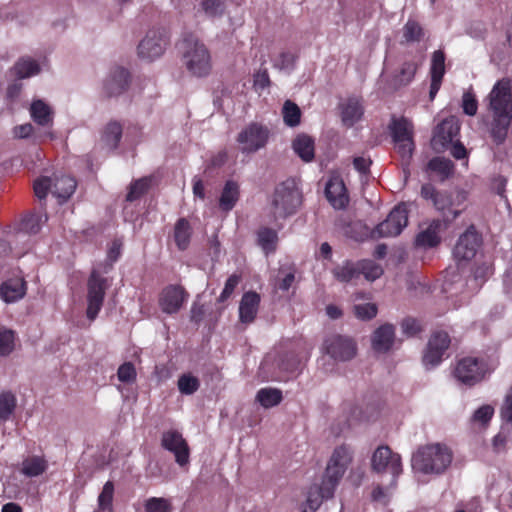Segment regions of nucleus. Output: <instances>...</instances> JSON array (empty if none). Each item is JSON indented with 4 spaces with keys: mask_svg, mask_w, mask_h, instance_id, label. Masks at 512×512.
I'll return each mask as SVG.
<instances>
[{
    "mask_svg": "<svg viewBox=\"0 0 512 512\" xmlns=\"http://www.w3.org/2000/svg\"><path fill=\"white\" fill-rule=\"evenodd\" d=\"M425 31L422 25L415 19L409 18L401 30V43L414 44L424 39Z\"/></svg>",
    "mask_w": 512,
    "mask_h": 512,
    "instance_id": "obj_35",
    "label": "nucleus"
},
{
    "mask_svg": "<svg viewBox=\"0 0 512 512\" xmlns=\"http://www.w3.org/2000/svg\"><path fill=\"white\" fill-rule=\"evenodd\" d=\"M442 229V222L433 220L432 222L421 225L420 231L417 233L414 246L417 249L427 250L436 247L440 243V231Z\"/></svg>",
    "mask_w": 512,
    "mask_h": 512,
    "instance_id": "obj_23",
    "label": "nucleus"
},
{
    "mask_svg": "<svg viewBox=\"0 0 512 512\" xmlns=\"http://www.w3.org/2000/svg\"><path fill=\"white\" fill-rule=\"evenodd\" d=\"M487 101L492 116L490 133L500 144L505 140L512 121V80H498L487 95Z\"/></svg>",
    "mask_w": 512,
    "mask_h": 512,
    "instance_id": "obj_1",
    "label": "nucleus"
},
{
    "mask_svg": "<svg viewBox=\"0 0 512 512\" xmlns=\"http://www.w3.org/2000/svg\"><path fill=\"white\" fill-rule=\"evenodd\" d=\"M122 137V127L117 122L108 123L101 136V140L104 146L109 150H114L117 148Z\"/></svg>",
    "mask_w": 512,
    "mask_h": 512,
    "instance_id": "obj_40",
    "label": "nucleus"
},
{
    "mask_svg": "<svg viewBox=\"0 0 512 512\" xmlns=\"http://www.w3.org/2000/svg\"><path fill=\"white\" fill-rule=\"evenodd\" d=\"M14 349V332L0 327V356L9 355Z\"/></svg>",
    "mask_w": 512,
    "mask_h": 512,
    "instance_id": "obj_53",
    "label": "nucleus"
},
{
    "mask_svg": "<svg viewBox=\"0 0 512 512\" xmlns=\"http://www.w3.org/2000/svg\"><path fill=\"white\" fill-rule=\"evenodd\" d=\"M47 221L46 215L30 214L26 216L21 224L19 231L15 234L17 240L23 239L26 235L37 234L44 222Z\"/></svg>",
    "mask_w": 512,
    "mask_h": 512,
    "instance_id": "obj_33",
    "label": "nucleus"
},
{
    "mask_svg": "<svg viewBox=\"0 0 512 512\" xmlns=\"http://www.w3.org/2000/svg\"><path fill=\"white\" fill-rule=\"evenodd\" d=\"M453 163L446 158L436 157L429 161L428 168L440 175L442 179L448 178L453 173Z\"/></svg>",
    "mask_w": 512,
    "mask_h": 512,
    "instance_id": "obj_47",
    "label": "nucleus"
},
{
    "mask_svg": "<svg viewBox=\"0 0 512 512\" xmlns=\"http://www.w3.org/2000/svg\"><path fill=\"white\" fill-rule=\"evenodd\" d=\"M46 469V462L38 456L27 458L22 463V473L28 477H36Z\"/></svg>",
    "mask_w": 512,
    "mask_h": 512,
    "instance_id": "obj_45",
    "label": "nucleus"
},
{
    "mask_svg": "<svg viewBox=\"0 0 512 512\" xmlns=\"http://www.w3.org/2000/svg\"><path fill=\"white\" fill-rule=\"evenodd\" d=\"M354 315L362 320L367 321L376 317L378 308L374 303L356 304L353 307Z\"/></svg>",
    "mask_w": 512,
    "mask_h": 512,
    "instance_id": "obj_54",
    "label": "nucleus"
},
{
    "mask_svg": "<svg viewBox=\"0 0 512 512\" xmlns=\"http://www.w3.org/2000/svg\"><path fill=\"white\" fill-rule=\"evenodd\" d=\"M301 204V194L292 180H287L277 186L273 197L275 218H285L293 214Z\"/></svg>",
    "mask_w": 512,
    "mask_h": 512,
    "instance_id": "obj_6",
    "label": "nucleus"
},
{
    "mask_svg": "<svg viewBox=\"0 0 512 512\" xmlns=\"http://www.w3.org/2000/svg\"><path fill=\"white\" fill-rule=\"evenodd\" d=\"M325 194L335 209H343L348 204V195L343 181L339 177H332L326 184Z\"/></svg>",
    "mask_w": 512,
    "mask_h": 512,
    "instance_id": "obj_24",
    "label": "nucleus"
},
{
    "mask_svg": "<svg viewBox=\"0 0 512 512\" xmlns=\"http://www.w3.org/2000/svg\"><path fill=\"white\" fill-rule=\"evenodd\" d=\"M31 119L39 126L50 127L53 124L54 110L42 99H35L29 107Z\"/></svg>",
    "mask_w": 512,
    "mask_h": 512,
    "instance_id": "obj_26",
    "label": "nucleus"
},
{
    "mask_svg": "<svg viewBox=\"0 0 512 512\" xmlns=\"http://www.w3.org/2000/svg\"><path fill=\"white\" fill-rule=\"evenodd\" d=\"M187 299V294L181 286L169 285L163 289L159 298V306L166 314L177 313Z\"/></svg>",
    "mask_w": 512,
    "mask_h": 512,
    "instance_id": "obj_22",
    "label": "nucleus"
},
{
    "mask_svg": "<svg viewBox=\"0 0 512 512\" xmlns=\"http://www.w3.org/2000/svg\"><path fill=\"white\" fill-rule=\"evenodd\" d=\"M395 147L403 159H409L414 150L413 125L406 118L394 119L390 125Z\"/></svg>",
    "mask_w": 512,
    "mask_h": 512,
    "instance_id": "obj_13",
    "label": "nucleus"
},
{
    "mask_svg": "<svg viewBox=\"0 0 512 512\" xmlns=\"http://www.w3.org/2000/svg\"><path fill=\"white\" fill-rule=\"evenodd\" d=\"M87 318L91 321L98 316L105 297L107 289V280L96 270H93L87 283Z\"/></svg>",
    "mask_w": 512,
    "mask_h": 512,
    "instance_id": "obj_11",
    "label": "nucleus"
},
{
    "mask_svg": "<svg viewBox=\"0 0 512 512\" xmlns=\"http://www.w3.org/2000/svg\"><path fill=\"white\" fill-rule=\"evenodd\" d=\"M341 118L344 125L351 127L357 123L363 115V106L357 97H350L340 105Z\"/></svg>",
    "mask_w": 512,
    "mask_h": 512,
    "instance_id": "obj_30",
    "label": "nucleus"
},
{
    "mask_svg": "<svg viewBox=\"0 0 512 512\" xmlns=\"http://www.w3.org/2000/svg\"><path fill=\"white\" fill-rule=\"evenodd\" d=\"M449 344L450 338L446 332H436L431 336L423 356V364L427 369L440 364Z\"/></svg>",
    "mask_w": 512,
    "mask_h": 512,
    "instance_id": "obj_17",
    "label": "nucleus"
},
{
    "mask_svg": "<svg viewBox=\"0 0 512 512\" xmlns=\"http://www.w3.org/2000/svg\"><path fill=\"white\" fill-rule=\"evenodd\" d=\"M240 190L237 182L228 180L219 198V208L223 212L231 211L239 200Z\"/></svg>",
    "mask_w": 512,
    "mask_h": 512,
    "instance_id": "obj_32",
    "label": "nucleus"
},
{
    "mask_svg": "<svg viewBox=\"0 0 512 512\" xmlns=\"http://www.w3.org/2000/svg\"><path fill=\"white\" fill-rule=\"evenodd\" d=\"M334 277L340 282H349L359 277L358 261H345L333 269Z\"/></svg>",
    "mask_w": 512,
    "mask_h": 512,
    "instance_id": "obj_43",
    "label": "nucleus"
},
{
    "mask_svg": "<svg viewBox=\"0 0 512 512\" xmlns=\"http://www.w3.org/2000/svg\"><path fill=\"white\" fill-rule=\"evenodd\" d=\"M199 388V380L190 375L184 374L178 379V389L182 394L191 395Z\"/></svg>",
    "mask_w": 512,
    "mask_h": 512,
    "instance_id": "obj_55",
    "label": "nucleus"
},
{
    "mask_svg": "<svg viewBox=\"0 0 512 512\" xmlns=\"http://www.w3.org/2000/svg\"><path fill=\"white\" fill-rule=\"evenodd\" d=\"M77 183L73 177L64 174H55L53 179L43 176L35 180L34 192L40 199H45L50 191L60 202L66 201L72 196Z\"/></svg>",
    "mask_w": 512,
    "mask_h": 512,
    "instance_id": "obj_4",
    "label": "nucleus"
},
{
    "mask_svg": "<svg viewBox=\"0 0 512 512\" xmlns=\"http://www.w3.org/2000/svg\"><path fill=\"white\" fill-rule=\"evenodd\" d=\"M326 352L335 360L347 361L356 354L355 343L347 337L333 335L325 341Z\"/></svg>",
    "mask_w": 512,
    "mask_h": 512,
    "instance_id": "obj_21",
    "label": "nucleus"
},
{
    "mask_svg": "<svg viewBox=\"0 0 512 512\" xmlns=\"http://www.w3.org/2000/svg\"><path fill=\"white\" fill-rule=\"evenodd\" d=\"M284 123L289 127L299 125L301 119V111L299 107L290 100H287L282 109Z\"/></svg>",
    "mask_w": 512,
    "mask_h": 512,
    "instance_id": "obj_46",
    "label": "nucleus"
},
{
    "mask_svg": "<svg viewBox=\"0 0 512 512\" xmlns=\"http://www.w3.org/2000/svg\"><path fill=\"white\" fill-rule=\"evenodd\" d=\"M292 148L304 162H311L314 159V140L309 135L296 136L292 142Z\"/></svg>",
    "mask_w": 512,
    "mask_h": 512,
    "instance_id": "obj_34",
    "label": "nucleus"
},
{
    "mask_svg": "<svg viewBox=\"0 0 512 512\" xmlns=\"http://www.w3.org/2000/svg\"><path fill=\"white\" fill-rule=\"evenodd\" d=\"M146 512H171L172 505L169 499L162 497H151L145 501Z\"/></svg>",
    "mask_w": 512,
    "mask_h": 512,
    "instance_id": "obj_49",
    "label": "nucleus"
},
{
    "mask_svg": "<svg viewBox=\"0 0 512 512\" xmlns=\"http://www.w3.org/2000/svg\"><path fill=\"white\" fill-rule=\"evenodd\" d=\"M260 296L250 291L243 294L239 304V319L241 323H252L257 315Z\"/></svg>",
    "mask_w": 512,
    "mask_h": 512,
    "instance_id": "obj_25",
    "label": "nucleus"
},
{
    "mask_svg": "<svg viewBox=\"0 0 512 512\" xmlns=\"http://www.w3.org/2000/svg\"><path fill=\"white\" fill-rule=\"evenodd\" d=\"M16 406L15 396L10 392L0 394V419L7 420Z\"/></svg>",
    "mask_w": 512,
    "mask_h": 512,
    "instance_id": "obj_50",
    "label": "nucleus"
},
{
    "mask_svg": "<svg viewBox=\"0 0 512 512\" xmlns=\"http://www.w3.org/2000/svg\"><path fill=\"white\" fill-rule=\"evenodd\" d=\"M161 445L164 449L174 454L177 464L180 466L188 464L190 450L186 440L179 431L170 429L163 432Z\"/></svg>",
    "mask_w": 512,
    "mask_h": 512,
    "instance_id": "obj_15",
    "label": "nucleus"
},
{
    "mask_svg": "<svg viewBox=\"0 0 512 512\" xmlns=\"http://www.w3.org/2000/svg\"><path fill=\"white\" fill-rule=\"evenodd\" d=\"M358 271L359 276L363 275L369 282H374L384 273L383 267L371 259L358 261Z\"/></svg>",
    "mask_w": 512,
    "mask_h": 512,
    "instance_id": "obj_42",
    "label": "nucleus"
},
{
    "mask_svg": "<svg viewBox=\"0 0 512 512\" xmlns=\"http://www.w3.org/2000/svg\"><path fill=\"white\" fill-rule=\"evenodd\" d=\"M481 244V238L473 226L460 235L453 255L457 261H468L474 258Z\"/></svg>",
    "mask_w": 512,
    "mask_h": 512,
    "instance_id": "obj_19",
    "label": "nucleus"
},
{
    "mask_svg": "<svg viewBox=\"0 0 512 512\" xmlns=\"http://www.w3.org/2000/svg\"><path fill=\"white\" fill-rule=\"evenodd\" d=\"M430 73L431 78L439 79L445 74V56L441 50L435 51L432 55Z\"/></svg>",
    "mask_w": 512,
    "mask_h": 512,
    "instance_id": "obj_52",
    "label": "nucleus"
},
{
    "mask_svg": "<svg viewBox=\"0 0 512 512\" xmlns=\"http://www.w3.org/2000/svg\"><path fill=\"white\" fill-rule=\"evenodd\" d=\"M270 136L271 131L266 125L252 122L238 133L236 142L241 153L254 154L266 147Z\"/></svg>",
    "mask_w": 512,
    "mask_h": 512,
    "instance_id": "obj_5",
    "label": "nucleus"
},
{
    "mask_svg": "<svg viewBox=\"0 0 512 512\" xmlns=\"http://www.w3.org/2000/svg\"><path fill=\"white\" fill-rule=\"evenodd\" d=\"M295 64V56L290 52H282L277 58L273 60V66L285 72L293 70Z\"/></svg>",
    "mask_w": 512,
    "mask_h": 512,
    "instance_id": "obj_58",
    "label": "nucleus"
},
{
    "mask_svg": "<svg viewBox=\"0 0 512 512\" xmlns=\"http://www.w3.org/2000/svg\"><path fill=\"white\" fill-rule=\"evenodd\" d=\"M15 74L18 78L25 79L40 73V64L33 58L24 57L18 60L14 66Z\"/></svg>",
    "mask_w": 512,
    "mask_h": 512,
    "instance_id": "obj_41",
    "label": "nucleus"
},
{
    "mask_svg": "<svg viewBox=\"0 0 512 512\" xmlns=\"http://www.w3.org/2000/svg\"><path fill=\"white\" fill-rule=\"evenodd\" d=\"M240 282V276L237 274H232L226 281L224 289L222 290L218 301L225 302L234 292L235 288Z\"/></svg>",
    "mask_w": 512,
    "mask_h": 512,
    "instance_id": "obj_62",
    "label": "nucleus"
},
{
    "mask_svg": "<svg viewBox=\"0 0 512 512\" xmlns=\"http://www.w3.org/2000/svg\"><path fill=\"white\" fill-rule=\"evenodd\" d=\"M34 127L30 123L17 125L12 129V136L14 139H27L32 136Z\"/></svg>",
    "mask_w": 512,
    "mask_h": 512,
    "instance_id": "obj_63",
    "label": "nucleus"
},
{
    "mask_svg": "<svg viewBox=\"0 0 512 512\" xmlns=\"http://www.w3.org/2000/svg\"><path fill=\"white\" fill-rule=\"evenodd\" d=\"M500 416V431L492 439V447L496 453L505 451L512 444V390L505 397Z\"/></svg>",
    "mask_w": 512,
    "mask_h": 512,
    "instance_id": "obj_14",
    "label": "nucleus"
},
{
    "mask_svg": "<svg viewBox=\"0 0 512 512\" xmlns=\"http://www.w3.org/2000/svg\"><path fill=\"white\" fill-rule=\"evenodd\" d=\"M417 71V64L413 61L404 62L400 70L392 78L394 89L406 86L411 83Z\"/></svg>",
    "mask_w": 512,
    "mask_h": 512,
    "instance_id": "obj_39",
    "label": "nucleus"
},
{
    "mask_svg": "<svg viewBox=\"0 0 512 512\" xmlns=\"http://www.w3.org/2000/svg\"><path fill=\"white\" fill-rule=\"evenodd\" d=\"M452 451L444 444L422 446L412 456V468L416 473L440 475L451 465Z\"/></svg>",
    "mask_w": 512,
    "mask_h": 512,
    "instance_id": "obj_2",
    "label": "nucleus"
},
{
    "mask_svg": "<svg viewBox=\"0 0 512 512\" xmlns=\"http://www.w3.org/2000/svg\"><path fill=\"white\" fill-rule=\"evenodd\" d=\"M371 467L378 474L390 475L391 485L397 484V479L403 471L400 455L386 445L379 446L374 451L371 457Z\"/></svg>",
    "mask_w": 512,
    "mask_h": 512,
    "instance_id": "obj_7",
    "label": "nucleus"
},
{
    "mask_svg": "<svg viewBox=\"0 0 512 512\" xmlns=\"http://www.w3.org/2000/svg\"><path fill=\"white\" fill-rule=\"evenodd\" d=\"M278 234L274 229L261 227L257 231V244L268 255L276 250Z\"/></svg>",
    "mask_w": 512,
    "mask_h": 512,
    "instance_id": "obj_37",
    "label": "nucleus"
},
{
    "mask_svg": "<svg viewBox=\"0 0 512 512\" xmlns=\"http://www.w3.org/2000/svg\"><path fill=\"white\" fill-rule=\"evenodd\" d=\"M168 45V38L163 29H150L137 46V55L142 60L153 61L161 57Z\"/></svg>",
    "mask_w": 512,
    "mask_h": 512,
    "instance_id": "obj_10",
    "label": "nucleus"
},
{
    "mask_svg": "<svg viewBox=\"0 0 512 512\" xmlns=\"http://www.w3.org/2000/svg\"><path fill=\"white\" fill-rule=\"evenodd\" d=\"M402 332L407 336H414L419 330V323L412 318L404 319L401 323Z\"/></svg>",
    "mask_w": 512,
    "mask_h": 512,
    "instance_id": "obj_64",
    "label": "nucleus"
},
{
    "mask_svg": "<svg viewBox=\"0 0 512 512\" xmlns=\"http://www.w3.org/2000/svg\"><path fill=\"white\" fill-rule=\"evenodd\" d=\"M191 229L188 221L181 218L177 221L174 229V239L180 250H185L190 242Z\"/></svg>",
    "mask_w": 512,
    "mask_h": 512,
    "instance_id": "obj_44",
    "label": "nucleus"
},
{
    "mask_svg": "<svg viewBox=\"0 0 512 512\" xmlns=\"http://www.w3.org/2000/svg\"><path fill=\"white\" fill-rule=\"evenodd\" d=\"M487 373L488 368L485 361L475 357L460 359L453 371L457 381L468 386H473L482 381Z\"/></svg>",
    "mask_w": 512,
    "mask_h": 512,
    "instance_id": "obj_9",
    "label": "nucleus"
},
{
    "mask_svg": "<svg viewBox=\"0 0 512 512\" xmlns=\"http://www.w3.org/2000/svg\"><path fill=\"white\" fill-rule=\"evenodd\" d=\"M226 5L222 0H201L196 9L197 16L209 19L221 18L225 14Z\"/></svg>",
    "mask_w": 512,
    "mask_h": 512,
    "instance_id": "obj_36",
    "label": "nucleus"
},
{
    "mask_svg": "<svg viewBox=\"0 0 512 512\" xmlns=\"http://www.w3.org/2000/svg\"><path fill=\"white\" fill-rule=\"evenodd\" d=\"M494 415V408L491 405H483L479 407L473 414L474 422L486 425Z\"/></svg>",
    "mask_w": 512,
    "mask_h": 512,
    "instance_id": "obj_61",
    "label": "nucleus"
},
{
    "mask_svg": "<svg viewBox=\"0 0 512 512\" xmlns=\"http://www.w3.org/2000/svg\"><path fill=\"white\" fill-rule=\"evenodd\" d=\"M150 183L151 179L147 177L136 180L130 185L126 199L134 201L140 198L148 190Z\"/></svg>",
    "mask_w": 512,
    "mask_h": 512,
    "instance_id": "obj_51",
    "label": "nucleus"
},
{
    "mask_svg": "<svg viewBox=\"0 0 512 512\" xmlns=\"http://www.w3.org/2000/svg\"><path fill=\"white\" fill-rule=\"evenodd\" d=\"M255 399L263 408L268 409L280 404L283 394L278 388L265 387L257 392Z\"/></svg>",
    "mask_w": 512,
    "mask_h": 512,
    "instance_id": "obj_38",
    "label": "nucleus"
},
{
    "mask_svg": "<svg viewBox=\"0 0 512 512\" xmlns=\"http://www.w3.org/2000/svg\"><path fill=\"white\" fill-rule=\"evenodd\" d=\"M327 482H328V479L323 477L322 483L320 486L313 485L310 487L308 494H307L306 503L303 507V512H315L319 508V506L321 505V503L324 499H329L333 496V495H326L327 493L325 491L326 490L325 488L328 484Z\"/></svg>",
    "mask_w": 512,
    "mask_h": 512,
    "instance_id": "obj_31",
    "label": "nucleus"
},
{
    "mask_svg": "<svg viewBox=\"0 0 512 512\" xmlns=\"http://www.w3.org/2000/svg\"><path fill=\"white\" fill-rule=\"evenodd\" d=\"M421 196L426 200H431L433 206L442 212L448 221L455 219L460 214V210L453 208L451 196L448 193L437 192L431 184L422 186Z\"/></svg>",
    "mask_w": 512,
    "mask_h": 512,
    "instance_id": "obj_18",
    "label": "nucleus"
},
{
    "mask_svg": "<svg viewBox=\"0 0 512 512\" xmlns=\"http://www.w3.org/2000/svg\"><path fill=\"white\" fill-rule=\"evenodd\" d=\"M492 274V267L490 264L483 263L478 266L474 271L472 282V289L478 290L483 282Z\"/></svg>",
    "mask_w": 512,
    "mask_h": 512,
    "instance_id": "obj_57",
    "label": "nucleus"
},
{
    "mask_svg": "<svg viewBox=\"0 0 512 512\" xmlns=\"http://www.w3.org/2000/svg\"><path fill=\"white\" fill-rule=\"evenodd\" d=\"M352 460V451L347 446L337 447L326 468L324 477L328 479V484L326 486V495H333L334 491L343 477L349 463Z\"/></svg>",
    "mask_w": 512,
    "mask_h": 512,
    "instance_id": "obj_8",
    "label": "nucleus"
},
{
    "mask_svg": "<svg viewBox=\"0 0 512 512\" xmlns=\"http://www.w3.org/2000/svg\"><path fill=\"white\" fill-rule=\"evenodd\" d=\"M460 124L457 118L444 119L436 128L432 146L436 151L445 150L457 138Z\"/></svg>",
    "mask_w": 512,
    "mask_h": 512,
    "instance_id": "obj_20",
    "label": "nucleus"
},
{
    "mask_svg": "<svg viewBox=\"0 0 512 512\" xmlns=\"http://www.w3.org/2000/svg\"><path fill=\"white\" fill-rule=\"evenodd\" d=\"M26 294V284L21 278L9 279L0 286V297L6 303L22 299Z\"/></svg>",
    "mask_w": 512,
    "mask_h": 512,
    "instance_id": "obj_29",
    "label": "nucleus"
},
{
    "mask_svg": "<svg viewBox=\"0 0 512 512\" xmlns=\"http://www.w3.org/2000/svg\"><path fill=\"white\" fill-rule=\"evenodd\" d=\"M408 224V210L405 204H399L387 218L373 230L372 237H394L399 235Z\"/></svg>",
    "mask_w": 512,
    "mask_h": 512,
    "instance_id": "obj_12",
    "label": "nucleus"
},
{
    "mask_svg": "<svg viewBox=\"0 0 512 512\" xmlns=\"http://www.w3.org/2000/svg\"><path fill=\"white\" fill-rule=\"evenodd\" d=\"M114 494V485L111 481H107L102 489V492L98 496V508L102 512L108 510L111 512L112 500Z\"/></svg>",
    "mask_w": 512,
    "mask_h": 512,
    "instance_id": "obj_48",
    "label": "nucleus"
},
{
    "mask_svg": "<svg viewBox=\"0 0 512 512\" xmlns=\"http://www.w3.org/2000/svg\"><path fill=\"white\" fill-rule=\"evenodd\" d=\"M449 344L450 338L446 332H436L431 336L423 356V364L427 369L440 364Z\"/></svg>",
    "mask_w": 512,
    "mask_h": 512,
    "instance_id": "obj_16",
    "label": "nucleus"
},
{
    "mask_svg": "<svg viewBox=\"0 0 512 512\" xmlns=\"http://www.w3.org/2000/svg\"><path fill=\"white\" fill-rule=\"evenodd\" d=\"M395 340V329L391 324L378 327L372 335V348L378 353L390 350Z\"/></svg>",
    "mask_w": 512,
    "mask_h": 512,
    "instance_id": "obj_27",
    "label": "nucleus"
},
{
    "mask_svg": "<svg viewBox=\"0 0 512 512\" xmlns=\"http://www.w3.org/2000/svg\"><path fill=\"white\" fill-rule=\"evenodd\" d=\"M395 487L396 484L391 485V479H389L388 484L385 486L378 485L372 492L373 501L383 505L387 504Z\"/></svg>",
    "mask_w": 512,
    "mask_h": 512,
    "instance_id": "obj_56",
    "label": "nucleus"
},
{
    "mask_svg": "<svg viewBox=\"0 0 512 512\" xmlns=\"http://www.w3.org/2000/svg\"><path fill=\"white\" fill-rule=\"evenodd\" d=\"M182 62L194 77H206L212 69L211 55L206 45L194 35H187L180 43Z\"/></svg>",
    "mask_w": 512,
    "mask_h": 512,
    "instance_id": "obj_3",
    "label": "nucleus"
},
{
    "mask_svg": "<svg viewBox=\"0 0 512 512\" xmlns=\"http://www.w3.org/2000/svg\"><path fill=\"white\" fill-rule=\"evenodd\" d=\"M129 73L124 68L114 69L104 82V89L109 96L122 93L128 86Z\"/></svg>",
    "mask_w": 512,
    "mask_h": 512,
    "instance_id": "obj_28",
    "label": "nucleus"
},
{
    "mask_svg": "<svg viewBox=\"0 0 512 512\" xmlns=\"http://www.w3.org/2000/svg\"><path fill=\"white\" fill-rule=\"evenodd\" d=\"M117 376L123 383H133L136 379V370L132 363L126 362L118 368Z\"/></svg>",
    "mask_w": 512,
    "mask_h": 512,
    "instance_id": "obj_60",
    "label": "nucleus"
},
{
    "mask_svg": "<svg viewBox=\"0 0 512 512\" xmlns=\"http://www.w3.org/2000/svg\"><path fill=\"white\" fill-rule=\"evenodd\" d=\"M462 108L465 114L474 116L477 113L478 102L474 93L469 90L463 94L462 97Z\"/></svg>",
    "mask_w": 512,
    "mask_h": 512,
    "instance_id": "obj_59",
    "label": "nucleus"
}]
</instances>
